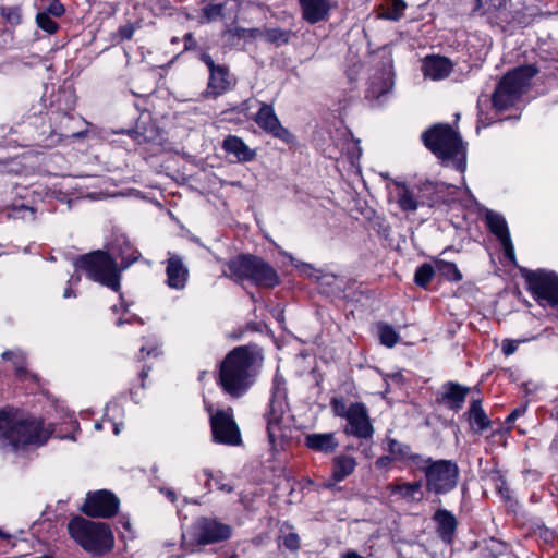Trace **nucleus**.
I'll use <instances>...</instances> for the list:
<instances>
[{
  "mask_svg": "<svg viewBox=\"0 0 558 558\" xmlns=\"http://www.w3.org/2000/svg\"><path fill=\"white\" fill-rule=\"evenodd\" d=\"M303 11V19L310 24H314V0H300Z\"/></svg>",
  "mask_w": 558,
  "mask_h": 558,
  "instance_id": "nucleus-42",
  "label": "nucleus"
},
{
  "mask_svg": "<svg viewBox=\"0 0 558 558\" xmlns=\"http://www.w3.org/2000/svg\"><path fill=\"white\" fill-rule=\"evenodd\" d=\"M253 120L264 132L272 135L274 137L287 144L294 142L293 134L281 124L272 105L262 102L259 110L253 117Z\"/></svg>",
  "mask_w": 558,
  "mask_h": 558,
  "instance_id": "nucleus-16",
  "label": "nucleus"
},
{
  "mask_svg": "<svg viewBox=\"0 0 558 558\" xmlns=\"http://www.w3.org/2000/svg\"><path fill=\"white\" fill-rule=\"evenodd\" d=\"M417 469L425 474L426 489L436 495L447 494L458 484L459 468L450 460L425 458Z\"/></svg>",
  "mask_w": 558,
  "mask_h": 558,
  "instance_id": "nucleus-9",
  "label": "nucleus"
},
{
  "mask_svg": "<svg viewBox=\"0 0 558 558\" xmlns=\"http://www.w3.org/2000/svg\"><path fill=\"white\" fill-rule=\"evenodd\" d=\"M277 542L279 548L284 547L286 549L292 553L296 551L300 548V537L296 533L291 531L286 533L281 530L280 534L278 535Z\"/></svg>",
  "mask_w": 558,
  "mask_h": 558,
  "instance_id": "nucleus-32",
  "label": "nucleus"
},
{
  "mask_svg": "<svg viewBox=\"0 0 558 558\" xmlns=\"http://www.w3.org/2000/svg\"><path fill=\"white\" fill-rule=\"evenodd\" d=\"M141 352L142 353L146 352L147 355H154V356H157L159 354L157 344L142 345Z\"/></svg>",
  "mask_w": 558,
  "mask_h": 558,
  "instance_id": "nucleus-53",
  "label": "nucleus"
},
{
  "mask_svg": "<svg viewBox=\"0 0 558 558\" xmlns=\"http://www.w3.org/2000/svg\"><path fill=\"white\" fill-rule=\"evenodd\" d=\"M225 34L231 35L233 37H239V38L243 37V38L255 39V38L259 37L260 28H244V27L236 26L233 28H227L225 31Z\"/></svg>",
  "mask_w": 558,
  "mask_h": 558,
  "instance_id": "nucleus-38",
  "label": "nucleus"
},
{
  "mask_svg": "<svg viewBox=\"0 0 558 558\" xmlns=\"http://www.w3.org/2000/svg\"><path fill=\"white\" fill-rule=\"evenodd\" d=\"M118 497L106 489L88 493L81 510L90 518H111L119 510Z\"/></svg>",
  "mask_w": 558,
  "mask_h": 558,
  "instance_id": "nucleus-14",
  "label": "nucleus"
},
{
  "mask_svg": "<svg viewBox=\"0 0 558 558\" xmlns=\"http://www.w3.org/2000/svg\"><path fill=\"white\" fill-rule=\"evenodd\" d=\"M340 290V281L332 274L316 275V291L323 294L332 295Z\"/></svg>",
  "mask_w": 558,
  "mask_h": 558,
  "instance_id": "nucleus-29",
  "label": "nucleus"
},
{
  "mask_svg": "<svg viewBox=\"0 0 558 558\" xmlns=\"http://www.w3.org/2000/svg\"><path fill=\"white\" fill-rule=\"evenodd\" d=\"M221 147L228 155H233L239 162H250L256 157V151L251 149L244 141L236 135H228L225 137Z\"/></svg>",
  "mask_w": 558,
  "mask_h": 558,
  "instance_id": "nucleus-21",
  "label": "nucleus"
},
{
  "mask_svg": "<svg viewBox=\"0 0 558 558\" xmlns=\"http://www.w3.org/2000/svg\"><path fill=\"white\" fill-rule=\"evenodd\" d=\"M184 49L185 50H193L197 48V41L192 33H186L184 35Z\"/></svg>",
  "mask_w": 558,
  "mask_h": 558,
  "instance_id": "nucleus-48",
  "label": "nucleus"
},
{
  "mask_svg": "<svg viewBox=\"0 0 558 558\" xmlns=\"http://www.w3.org/2000/svg\"><path fill=\"white\" fill-rule=\"evenodd\" d=\"M133 319H136V318H135V317H133L132 319H128V320H124V319H122V318H119V319L117 320V323H116V324H117V326H122V325H124L125 323H129V324H130V323H132V320H133Z\"/></svg>",
  "mask_w": 558,
  "mask_h": 558,
  "instance_id": "nucleus-64",
  "label": "nucleus"
},
{
  "mask_svg": "<svg viewBox=\"0 0 558 558\" xmlns=\"http://www.w3.org/2000/svg\"><path fill=\"white\" fill-rule=\"evenodd\" d=\"M433 519L440 538L446 543H451L457 530L456 517L446 509H439L435 512Z\"/></svg>",
  "mask_w": 558,
  "mask_h": 558,
  "instance_id": "nucleus-23",
  "label": "nucleus"
},
{
  "mask_svg": "<svg viewBox=\"0 0 558 558\" xmlns=\"http://www.w3.org/2000/svg\"><path fill=\"white\" fill-rule=\"evenodd\" d=\"M149 371H150V367H144L140 373V377L142 380V384H141L142 388L145 387L144 380L146 377H148Z\"/></svg>",
  "mask_w": 558,
  "mask_h": 558,
  "instance_id": "nucleus-58",
  "label": "nucleus"
},
{
  "mask_svg": "<svg viewBox=\"0 0 558 558\" xmlns=\"http://www.w3.org/2000/svg\"><path fill=\"white\" fill-rule=\"evenodd\" d=\"M227 266L229 277L235 282L248 280L263 288H274L279 283V276L274 267L258 256L241 254L230 259Z\"/></svg>",
  "mask_w": 558,
  "mask_h": 558,
  "instance_id": "nucleus-6",
  "label": "nucleus"
},
{
  "mask_svg": "<svg viewBox=\"0 0 558 558\" xmlns=\"http://www.w3.org/2000/svg\"><path fill=\"white\" fill-rule=\"evenodd\" d=\"M520 342H521L520 340H510V339L504 340L502 344H501L502 353L506 356L513 354L517 351Z\"/></svg>",
  "mask_w": 558,
  "mask_h": 558,
  "instance_id": "nucleus-45",
  "label": "nucleus"
},
{
  "mask_svg": "<svg viewBox=\"0 0 558 558\" xmlns=\"http://www.w3.org/2000/svg\"><path fill=\"white\" fill-rule=\"evenodd\" d=\"M357 465L356 459L349 454H338L332 460L331 481L342 482L350 476Z\"/></svg>",
  "mask_w": 558,
  "mask_h": 558,
  "instance_id": "nucleus-25",
  "label": "nucleus"
},
{
  "mask_svg": "<svg viewBox=\"0 0 558 558\" xmlns=\"http://www.w3.org/2000/svg\"><path fill=\"white\" fill-rule=\"evenodd\" d=\"M2 359L5 361H13L14 357H21L20 350H7L2 353Z\"/></svg>",
  "mask_w": 558,
  "mask_h": 558,
  "instance_id": "nucleus-52",
  "label": "nucleus"
},
{
  "mask_svg": "<svg viewBox=\"0 0 558 558\" xmlns=\"http://www.w3.org/2000/svg\"><path fill=\"white\" fill-rule=\"evenodd\" d=\"M119 36L122 40H129L133 37L134 27L131 24H126L119 27Z\"/></svg>",
  "mask_w": 558,
  "mask_h": 558,
  "instance_id": "nucleus-47",
  "label": "nucleus"
},
{
  "mask_svg": "<svg viewBox=\"0 0 558 558\" xmlns=\"http://www.w3.org/2000/svg\"><path fill=\"white\" fill-rule=\"evenodd\" d=\"M251 102L252 100L251 99H246L244 101H242L240 105H238L236 107H234L232 109V111L236 112V113H244L245 116L247 114V111L251 109Z\"/></svg>",
  "mask_w": 558,
  "mask_h": 558,
  "instance_id": "nucleus-51",
  "label": "nucleus"
},
{
  "mask_svg": "<svg viewBox=\"0 0 558 558\" xmlns=\"http://www.w3.org/2000/svg\"><path fill=\"white\" fill-rule=\"evenodd\" d=\"M116 259L120 258L119 269L122 272L141 258V253L123 235L117 236L112 244V254Z\"/></svg>",
  "mask_w": 558,
  "mask_h": 558,
  "instance_id": "nucleus-20",
  "label": "nucleus"
},
{
  "mask_svg": "<svg viewBox=\"0 0 558 558\" xmlns=\"http://www.w3.org/2000/svg\"><path fill=\"white\" fill-rule=\"evenodd\" d=\"M486 222L495 236L500 241L504 248L505 256L513 264H515L514 247L508 230V225L504 216L495 211H487Z\"/></svg>",
  "mask_w": 558,
  "mask_h": 558,
  "instance_id": "nucleus-18",
  "label": "nucleus"
},
{
  "mask_svg": "<svg viewBox=\"0 0 558 558\" xmlns=\"http://www.w3.org/2000/svg\"><path fill=\"white\" fill-rule=\"evenodd\" d=\"M338 445L333 433L316 434V450L333 452Z\"/></svg>",
  "mask_w": 558,
  "mask_h": 558,
  "instance_id": "nucleus-33",
  "label": "nucleus"
},
{
  "mask_svg": "<svg viewBox=\"0 0 558 558\" xmlns=\"http://www.w3.org/2000/svg\"><path fill=\"white\" fill-rule=\"evenodd\" d=\"M469 388L456 383H449L444 386L441 402L452 410H460L465 401Z\"/></svg>",
  "mask_w": 558,
  "mask_h": 558,
  "instance_id": "nucleus-24",
  "label": "nucleus"
},
{
  "mask_svg": "<svg viewBox=\"0 0 558 558\" xmlns=\"http://www.w3.org/2000/svg\"><path fill=\"white\" fill-rule=\"evenodd\" d=\"M524 413V409H515L513 410L507 417V422L511 423L514 422L519 416H521Z\"/></svg>",
  "mask_w": 558,
  "mask_h": 558,
  "instance_id": "nucleus-56",
  "label": "nucleus"
},
{
  "mask_svg": "<svg viewBox=\"0 0 558 558\" xmlns=\"http://www.w3.org/2000/svg\"><path fill=\"white\" fill-rule=\"evenodd\" d=\"M436 267L438 271L451 281H460L462 279V275L458 269L457 265L450 262H446L442 259L436 260Z\"/></svg>",
  "mask_w": 558,
  "mask_h": 558,
  "instance_id": "nucleus-31",
  "label": "nucleus"
},
{
  "mask_svg": "<svg viewBox=\"0 0 558 558\" xmlns=\"http://www.w3.org/2000/svg\"><path fill=\"white\" fill-rule=\"evenodd\" d=\"M434 274L435 271L432 265L423 264L416 269L414 281L417 286L425 288L432 281Z\"/></svg>",
  "mask_w": 558,
  "mask_h": 558,
  "instance_id": "nucleus-35",
  "label": "nucleus"
},
{
  "mask_svg": "<svg viewBox=\"0 0 558 558\" xmlns=\"http://www.w3.org/2000/svg\"><path fill=\"white\" fill-rule=\"evenodd\" d=\"M208 412L210 413V427L215 442L227 446L242 444L241 432L234 421L232 408L220 409L215 413H211V409L208 408Z\"/></svg>",
  "mask_w": 558,
  "mask_h": 558,
  "instance_id": "nucleus-11",
  "label": "nucleus"
},
{
  "mask_svg": "<svg viewBox=\"0 0 558 558\" xmlns=\"http://www.w3.org/2000/svg\"><path fill=\"white\" fill-rule=\"evenodd\" d=\"M17 211H24V213H28V215L34 218V209L32 207H27V206H24L22 205L21 207L16 208Z\"/></svg>",
  "mask_w": 558,
  "mask_h": 558,
  "instance_id": "nucleus-60",
  "label": "nucleus"
},
{
  "mask_svg": "<svg viewBox=\"0 0 558 558\" xmlns=\"http://www.w3.org/2000/svg\"><path fill=\"white\" fill-rule=\"evenodd\" d=\"M80 280H81V275H78V274H77V275H75V274H74V275H72V276L70 277V279H69L68 283H69L70 286H72V284H76V283H78V282H80Z\"/></svg>",
  "mask_w": 558,
  "mask_h": 558,
  "instance_id": "nucleus-61",
  "label": "nucleus"
},
{
  "mask_svg": "<svg viewBox=\"0 0 558 558\" xmlns=\"http://www.w3.org/2000/svg\"><path fill=\"white\" fill-rule=\"evenodd\" d=\"M389 452L399 460L402 461H412L413 464L418 468L421 463L424 462L423 457L420 454H415L411 451L410 446L399 442L397 440H390L388 444Z\"/></svg>",
  "mask_w": 558,
  "mask_h": 558,
  "instance_id": "nucleus-27",
  "label": "nucleus"
},
{
  "mask_svg": "<svg viewBox=\"0 0 558 558\" xmlns=\"http://www.w3.org/2000/svg\"><path fill=\"white\" fill-rule=\"evenodd\" d=\"M293 32L291 29H284L280 27L260 29L259 34V36L263 37L266 43L272 44L277 47L287 45L290 41Z\"/></svg>",
  "mask_w": 558,
  "mask_h": 558,
  "instance_id": "nucleus-28",
  "label": "nucleus"
},
{
  "mask_svg": "<svg viewBox=\"0 0 558 558\" xmlns=\"http://www.w3.org/2000/svg\"><path fill=\"white\" fill-rule=\"evenodd\" d=\"M68 530L77 544L95 555H101L113 546V534L107 523L75 517L69 522Z\"/></svg>",
  "mask_w": 558,
  "mask_h": 558,
  "instance_id": "nucleus-7",
  "label": "nucleus"
},
{
  "mask_svg": "<svg viewBox=\"0 0 558 558\" xmlns=\"http://www.w3.org/2000/svg\"><path fill=\"white\" fill-rule=\"evenodd\" d=\"M132 136L138 142H149L154 138L153 135L147 134V132H140L138 128L135 131H132Z\"/></svg>",
  "mask_w": 558,
  "mask_h": 558,
  "instance_id": "nucleus-50",
  "label": "nucleus"
},
{
  "mask_svg": "<svg viewBox=\"0 0 558 558\" xmlns=\"http://www.w3.org/2000/svg\"><path fill=\"white\" fill-rule=\"evenodd\" d=\"M166 263V284L173 290L185 289L189 280V268L185 266L182 256L168 252Z\"/></svg>",
  "mask_w": 558,
  "mask_h": 558,
  "instance_id": "nucleus-19",
  "label": "nucleus"
},
{
  "mask_svg": "<svg viewBox=\"0 0 558 558\" xmlns=\"http://www.w3.org/2000/svg\"><path fill=\"white\" fill-rule=\"evenodd\" d=\"M289 409L284 379L276 375L270 389L268 408L264 414L268 441L274 453L283 450L286 441L291 437Z\"/></svg>",
  "mask_w": 558,
  "mask_h": 558,
  "instance_id": "nucleus-2",
  "label": "nucleus"
},
{
  "mask_svg": "<svg viewBox=\"0 0 558 558\" xmlns=\"http://www.w3.org/2000/svg\"><path fill=\"white\" fill-rule=\"evenodd\" d=\"M13 409L0 410V448L11 447L13 450L26 445H44L52 434L40 420L14 421Z\"/></svg>",
  "mask_w": 558,
  "mask_h": 558,
  "instance_id": "nucleus-3",
  "label": "nucleus"
},
{
  "mask_svg": "<svg viewBox=\"0 0 558 558\" xmlns=\"http://www.w3.org/2000/svg\"><path fill=\"white\" fill-rule=\"evenodd\" d=\"M332 409L337 416L347 418L349 407L342 400H332Z\"/></svg>",
  "mask_w": 558,
  "mask_h": 558,
  "instance_id": "nucleus-46",
  "label": "nucleus"
},
{
  "mask_svg": "<svg viewBox=\"0 0 558 558\" xmlns=\"http://www.w3.org/2000/svg\"><path fill=\"white\" fill-rule=\"evenodd\" d=\"M166 496L172 501L174 502L177 500V495L173 490L171 489H167L166 492Z\"/></svg>",
  "mask_w": 558,
  "mask_h": 558,
  "instance_id": "nucleus-63",
  "label": "nucleus"
},
{
  "mask_svg": "<svg viewBox=\"0 0 558 558\" xmlns=\"http://www.w3.org/2000/svg\"><path fill=\"white\" fill-rule=\"evenodd\" d=\"M536 72V69L532 65L519 66L508 72L499 82L493 95L494 106L498 110L512 106L520 98Z\"/></svg>",
  "mask_w": 558,
  "mask_h": 558,
  "instance_id": "nucleus-8",
  "label": "nucleus"
},
{
  "mask_svg": "<svg viewBox=\"0 0 558 558\" xmlns=\"http://www.w3.org/2000/svg\"><path fill=\"white\" fill-rule=\"evenodd\" d=\"M407 4L403 0H392L391 7L384 14V17L391 21H398L403 15V11L405 10Z\"/></svg>",
  "mask_w": 558,
  "mask_h": 558,
  "instance_id": "nucleus-40",
  "label": "nucleus"
},
{
  "mask_svg": "<svg viewBox=\"0 0 558 558\" xmlns=\"http://www.w3.org/2000/svg\"><path fill=\"white\" fill-rule=\"evenodd\" d=\"M425 146L444 162L452 161L456 168L465 169V148L461 136L448 124H437L422 135Z\"/></svg>",
  "mask_w": 558,
  "mask_h": 558,
  "instance_id": "nucleus-4",
  "label": "nucleus"
},
{
  "mask_svg": "<svg viewBox=\"0 0 558 558\" xmlns=\"http://www.w3.org/2000/svg\"><path fill=\"white\" fill-rule=\"evenodd\" d=\"M421 487V482H414L390 485L388 488L390 489L391 494H397L408 500H414L416 499V494L420 493Z\"/></svg>",
  "mask_w": 558,
  "mask_h": 558,
  "instance_id": "nucleus-30",
  "label": "nucleus"
},
{
  "mask_svg": "<svg viewBox=\"0 0 558 558\" xmlns=\"http://www.w3.org/2000/svg\"><path fill=\"white\" fill-rule=\"evenodd\" d=\"M76 271H83L87 279L119 292L121 271L116 258L108 252L97 250L84 254L73 263Z\"/></svg>",
  "mask_w": 558,
  "mask_h": 558,
  "instance_id": "nucleus-5",
  "label": "nucleus"
},
{
  "mask_svg": "<svg viewBox=\"0 0 558 558\" xmlns=\"http://www.w3.org/2000/svg\"><path fill=\"white\" fill-rule=\"evenodd\" d=\"M271 314L279 324H282L284 322L283 310L279 305L275 306L271 310Z\"/></svg>",
  "mask_w": 558,
  "mask_h": 558,
  "instance_id": "nucleus-54",
  "label": "nucleus"
},
{
  "mask_svg": "<svg viewBox=\"0 0 558 558\" xmlns=\"http://www.w3.org/2000/svg\"><path fill=\"white\" fill-rule=\"evenodd\" d=\"M337 8V0H316V22L327 19L329 12Z\"/></svg>",
  "mask_w": 558,
  "mask_h": 558,
  "instance_id": "nucleus-37",
  "label": "nucleus"
},
{
  "mask_svg": "<svg viewBox=\"0 0 558 558\" xmlns=\"http://www.w3.org/2000/svg\"><path fill=\"white\" fill-rule=\"evenodd\" d=\"M130 92L135 97L144 98V97H147V96L151 95L153 89H145V90H142V92H137V90L131 89Z\"/></svg>",
  "mask_w": 558,
  "mask_h": 558,
  "instance_id": "nucleus-57",
  "label": "nucleus"
},
{
  "mask_svg": "<svg viewBox=\"0 0 558 558\" xmlns=\"http://www.w3.org/2000/svg\"><path fill=\"white\" fill-rule=\"evenodd\" d=\"M43 12H47L50 16L60 17L64 14L65 8L59 0H52Z\"/></svg>",
  "mask_w": 558,
  "mask_h": 558,
  "instance_id": "nucleus-43",
  "label": "nucleus"
},
{
  "mask_svg": "<svg viewBox=\"0 0 558 558\" xmlns=\"http://www.w3.org/2000/svg\"><path fill=\"white\" fill-rule=\"evenodd\" d=\"M391 185L395 187L391 194L402 211L414 213L420 206L429 204V202L421 195L422 191L433 189L429 183L423 184L422 186L410 187L404 182L391 180Z\"/></svg>",
  "mask_w": 558,
  "mask_h": 558,
  "instance_id": "nucleus-15",
  "label": "nucleus"
},
{
  "mask_svg": "<svg viewBox=\"0 0 558 558\" xmlns=\"http://www.w3.org/2000/svg\"><path fill=\"white\" fill-rule=\"evenodd\" d=\"M289 259L291 262V265H293L301 274H304L307 276L312 275V271L314 270V268L311 264L300 262L291 255H289Z\"/></svg>",
  "mask_w": 558,
  "mask_h": 558,
  "instance_id": "nucleus-44",
  "label": "nucleus"
},
{
  "mask_svg": "<svg viewBox=\"0 0 558 558\" xmlns=\"http://www.w3.org/2000/svg\"><path fill=\"white\" fill-rule=\"evenodd\" d=\"M390 463H391V458L388 456H383L377 459L376 466L378 469H386L390 465Z\"/></svg>",
  "mask_w": 558,
  "mask_h": 558,
  "instance_id": "nucleus-55",
  "label": "nucleus"
},
{
  "mask_svg": "<svg viewBox=\"0 0 558 558\" xmlns=\"http://www.w3.org/2000/svg\"><path fill=\"white\" fill-rule=\"evenodd\" d=\"M1 14L12 25L21 23V10L17 7H3Z\"/></svg>",
  "mask_w": 558,
  "mask_h": 558,
  "instance_id": "nucleus-41",
  "label": "nucleus"
},
{
  "mask_svg": "<svg viewBox=\"0 0 558 558\" xmlns=\"http://www.w3.org/2000/svg\"><path fill=\"white\" fill-rule=\"evenodd\" d=\"M190 536L197 545H208L228 539L231 529L227 524L203 517L193 523Z\"/></svg>",
  "mask_w": 558,
  "mask_h": 558,
  "instance_id": "nucleus-13",
  "label": "nucleus"
},
{
  "mask_svg": "<svg viewBox=\"0 0 558 558\" xmlns=\"http://www.w3.org/2000/svg\"><path fill=\"white\" fill-rule=\"evenodd\" d=\"M199 60L207 66L209 72L206 88L208 97L217 98L231 89L233 78L226 64H216L211 56L205 51L201 52Z\"/></svg>",
  "mask_w": 558,
  "mask_h": 558,
  "instance_id": "nucleus-12",
  "label": "nucleus"
},
{
  "mask_svg": "<svg viewBox=\"0 0 558 558\" xmlns=\"http://www.w3.org/2000/svg\"><path fill=\"white\" fill-rule=\"evenodd\" d=\"M378 333L381 344L392 348L399 341V335L397 331L387 324L378 325Z\"/></svg>",
  "mask_w": 558,
  "mask_h": 558,
  "instance_id": "nucleus-34",
  "label": "nucleus"
},
{
  "mask_svg": "<svg viewBox=\"0 0 558 558\" xmlns=\"http://www.w3.org/2000/svg\"><path fill=\"white\" fill-rule=\"evenodd\" d=\"M36 23L38 25L39 28H41L43 31L47 32L48 34H54L58 28H59V25L57 22H54L50 15H48L47 12H38L36 14Z\"/></svg>",
  "mask_w": 558,
  "mask_h": 558,
  "instance_id": "nucleus-36",
  "label": "nucleus"
},
{
  "mask_svg": "<svg viewBox=\"0 0 558 558\" xmlns=\"http://www.w3.org/2000/svg\"><path fill=\"white\" fill-rule=\"evenodd\" d=\"M263 362V350L257 344L235 347L220 363L219 387L231 399L242 398L256 383Z\"/></svg>",
  "mask_w": 558,
  "mask_h": 558,
  "instance_id": "nucleus-1",
  "label": "nucleus"
},
{
  "mask_svg": "<svg viewBox=\"0 0 558 558\" xmlns=\"http://www.w3.org/2000/svg\"><path fill=\"white\" fill-rule=\"evenodd\" d=\"M529 290L541 305L558 307V276L548 270H525Z\"/></svg>",
  "mask_w": 558,
  "mask_h": 558,
  "instance_id": "nucleus-10",
  "label": "nucleus"
},
{
  "mask_svg": "<svg viewBox=\"0 0 558 558\" xmlns=\"http://www.w3.org/2000/svg\"><path fill=\"white\" fill-rule=\"evenodd\" d=\"M225 3L213 4L209 3L202 9V15L207 22L215 21L223 16Z\"/></svg>",
  "mask_w": 558,
  "mask_h": 558,
  "instance_id": "nucleus-39",
  "label": "nucleus"
},
{
  "mask_svg": "<svg viewBox=\"0 0 558 558\" xmlns=\"http://www.w3.org/2000/svg\"><path fill=\"white\" fill-rule=\"evenodd\" d=\"M345 420L348 424L344 432L348 435L364 439L372 438L374 428L371 423L367 409L363 403H351L349 405V412Z\"/></svg>",
  "mask_w": 558,
  "mask_h": 558,
  "instance_id": "nucleus-17",
  "label": "nucleus"
},
{
  "mask_svg": "<svg viewBox=\"0 0 558 558\" xmlns=\"http://www.w3.org/2000/svg\"><path fill=\"white\" fill-rule=\"evenodd\" d=\"M426 77L439 81L447 77L452 71V63L449 59L439 56L426 57L422 66Z\"/></svg>",
  "mask_w": 558,
  "mask_h": 558,
  "instance_id": "nucleus-22",
  "label": "nucleus"
},
{
  "mask_svg": "<svg viewBox=\"0 0 558 558\" xmlns=\"http://www.w3.org/2000/svg\"><path fill=\"white\" fill-rule=\"evenodd\" d=\"M469 422L476 432H483L488 428L490 421L485 414L482 408V401L480 399L473 400L468 411Z\"/></svg>",
  "mask_w": 558,
  "mask_h": 558,
  "instance_id": "nucleus-26",
  "label": "nucleus"
},
{
  "mask_svg": "<svg viewBox=\"0 0 558 558\" xmlns=\"http://www.w3.org/2000/svg\"><path fill=\"white\" fill-rule=\"evenodd\" d=\"M13 365L15 367L16 374L22 375L25 372V357L23 352L21 351V357L13 359Z\"/></svg>",
  "mask_w": 558,
  "mask_h": 558,
  "instance_id": "nucleus-49",
  "label": "nucleus"
},
{
  "mask_svg": "<svg viewBox=\"0 0 558 558\" xmlns=\"http://www.w3.org/2000/svg\"><path fill=\"white\" fill-rule=\"evenodd\" d=\"M305 445L310 449H314V434H307L305 436Z\"/></svg>",
  "mask_w": 558,
  "mask_h": 558,
  "instance_id": "nucleus-59",
  "label": "nucleus"
},
{
  "mask_svg": "<svg viewBox=\"0 0 558 558\" xmlns=\"http://www.w3.org/2000/svg\"><path fill=\"white\" fill-rule=\"evenodd\" d=\"M75 296L74 291L71 289V287H68L63 292V298L69 299Z\"/></svg>",
  "mask_w": 558,
  "mask_h": 558,
  "instance_id": "nucleus-62",
  "label": "nucleus"
}]
</instances>
